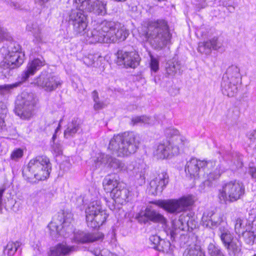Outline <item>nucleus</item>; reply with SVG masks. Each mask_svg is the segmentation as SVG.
Returning a JSON list of instances; mask_svg holds the SVG:
<instances>
[{"label":"nucleus","mask_w":256,"mask_h":256,"mask_svg":"<svg viewBox=\"0 0 256 256\" xmlns=\"http://www.w3.org/2000/svg\"><path fill=\"white\" fill-rule=\"evenodd\" d=\"M140 144V137L133 132L114 135L110 140L108 149L118 157L134 154Z\"/></svg>","instance_id":"1"},{"label":"nucleus","mask_w":256,"mask_h":256,"mask_svg":"<svg viewBox=\"0 0 256 256\" xmlns=\"http://www.w3.org/2000/svg\"><path fill=\"white\" fill-rule=\"evenodd\" d=\"M146 38L155 49H161L164 47L171 38L167 22L162 20L150 22Z\"/></svg>","instance_id":"2"},{"label":"nucleus","mask_w":256,"mask_h":256,"mask_svg":"<svg viewBox=\"0 0 256 256\" xmlns=\"http://www.w3.org/2000/svg\"><path fill=\"white\" fill-rule=\"evenodd\" d=\"M178 134L179 132L176 129L169 128L166 130L165 134L169 140L157 146L154 154L158 158L164 159L180 153L184 144Z\"/></svg>","instance_id":"3"},{"label":"nucleus","mask_w":256,"mask_h":256,"mask_svg":"<svg viewBox=\"0 0 256 256\" xmlns=\"http://www.w3.org/2000/svg\"><path fill=\"white\" fill-rule=\"evenodd\" d=\"M51 170L50 159L46 156H38L29 162L22 174L27 179L34 178L38 180H44L48 178Z\"/></svg>","instance_id":"4"},{"label":"nucleus","mask_w":256,"mask_h":256,"mask_svg":"<svg viewBox=\"0 0 256 256\" xmlns=\"http://www.w3.org/2000/svg\"><path fill=\"white\" fill-rule=\"evenodd\" d=\"M240 68L236 66H229L224 74L221 89L224 94L229 97L234 96L238 91V85L241 83Z\"/></svg>","instance_id":"5"},{"label":"nucleus","mask_w":256,"mask_h":256,"mask_svg":"<svg viewBox=\"0 0 256 256\" xmlns=\"http://www.w3.org/2000/svg\"><path fill=\"white\" fill-rule=\"evenodd\" d=\"M245 188L242 182L233 180L224 184L218 190V198L221 203L234 202L244 194Z\"/></svg>","instance_id":"6"},{"label":"nucleus","mask_w":256,"mask_h":256,"mask_svg":"<svg viewBox=\"0 0 256 256\" xmlns=\"http://www.w3.org/2000/svg\"><path fill=\"white\" fill-rule=\"evenodd\" d=\"M86 222L88 226L96 228L102 225L106 221L108 214L103 210L99 201L91 202L86 211Z\"/></svg>","instance_id":"7"},{"label":"nucleus","mask_w":256,"mask_h":256,"mask_svg":"<svg viewBox=\"0 0 256 256\" xmlns=\"http://www.w3.org/2000/svg\"><path fill=\"white\" fill-rule=\"evenodd\" d=\"M45 65V61L43 58H34L28 62L26 69L21 74V82H16L10 84L0 86V94L5 95L10 92L13 88L19 86L22 82L26 81L30 76L34 75L42 66Z\"/></svg>","instance_id":"8"},{"label":"nucleus","mask_w":256,"mask_h":256,"mask_svg":"<svg viewBox=\"0 0 256 256\" xmlns=\"http://www.w3.org/2000/svg\"><path fill=\"white\" fill-rule=\"evenodd\" d=\"M36 101L32 93L22 92L16 100V113L22 118L28 119L32 116Z\"/></svg>","instance_id":"9"},{"label":"nucleus","mask_w":256,"mask_h":256,"mask_svg":"<svg viewBox=\"0 0 256 256\" xmlns=\"http://www.w3.org/2000/svg\"><path fill=\"white\" fill-rule=\"evenodd\" d=\"M113 22L103 21L96 28L87 31L86 40L90 44L109 43L108 33L112 28Z\"/></svg>","instance_id":"10"},{"label":"nucleus","mask_w":256,"mask_h":256,"mask_svg":"<svg viewBox=\"0 0 256 256\" xmlns=\"http://www.w3.org/2000/svg\"><path fill=\"white\" fill-rule=\"evenodd\" d=\"M193 203L192 196H184L179 200H160L154 202L156 205L171 213L180 212Z\"/></svg>","instance_id":"11"},{"label":"nucleus","mask_w":256,"mask_h":256,"mask_svg":"<svg viewBox=\"0 0 256 256\" xmlns=\"http://www.w3.org/2000/svg\"><path fill=\"white\" fill-rule=\"evenodd\" d=\"M218 236L224 248L230 256H235L241 250V243L236 238H234L230 231L224 226L218 229Z\"/></svg>","instance_id":"12"},{"label":"nucleus","mask_w":256,"mask_h":256,"mask_svg":"<svg viewBox=\"0 0 256 256\" xmlns=\"http://www.w3.org/2000/svg\"><path fill=\"white\" fill-rule=\"evenodd\" d=\"M34 84L46 92L56 90L62 84L60 78L52 73L43 70L34 80Z\"/></svg>","instance_id":"13"},{"label":"nucleus","mask_w":256,"mask_h":256,"mask_svg":"<svg viewBox=\"0 0 256 256\" xmlns=\"http://www.w3.org/2000/svg\"><path fill=\"white\" fill-rule=\"evenodd\" d=\"M68 22L73 26V31L76 36L85 34L88 26L86 16L78 8L72 10L69 14Z\"/></svg>","instance_id":"14"},{"label":"nucleus","mask_w":256,"mask_h":256,"mask_svg":"<svg viewBox=\"0 0 256 256\" xmlns=\"http://www.w3.org/2000/svg\"><path fill=\"white\" fill-rule=\"evenodd\" d=\"M71 213L62 212L58 213L56 218L49 224L50 235L54 238H57L58 236L62 234V230L68 226L72 221Z\"/></svg>","instance_id":"15"},{"label":"nucleus","mask_w":256,"mask_h":256,"mask_svg":"<svg viewBox=\"0 0 256 256\" xmlns=\"http://www.w3.org/2000/svg\"><path fill=\"white\" fill-rule=\"evenodd\" d=\"M140 58L134 52H128L119 50L117 52L116 63L126 68H135L139 65Z\"/></svg>","instance_id":"16"},{"label":"nucleus","mask_w":256,"mask_h":256,"mask_svg":"<svg viewBox=\"0 0 256 256\" xmlns=\"http://www.w3.org/2000/svg\"><path fill=\"white\" fill-rule=\"evenodd\" d=\"M130 195V192L127 188L126 184L122 182L119 184L118 186L115 187V188L113 190L111 194L112 202V206L108 204L111 210L115 209L114 202L121 204L128 202Z\"/></svg>","instance_id":"17"},{"label":"nucleus","mask_w":256,"mask_h":256,"mask_svg":"<svg viewBox=\"0 0 256 256\" xmlns=\"http://www.w3.org/2000/svg\"><path fill=\"white\" fill-rule=\"evenodd\" d=\"M136 218L140 224H146L150 221L166 224V219L160 214L150 208H147L144 211L138 213Z\"/></svg>","instance_id":"18"},{"label":"nucleus","mask_w":256,"mask_h":256,"mask_svg":"<svg viewBox=\"0 0 256 256\" xmlns=\"http://www.w3.org/2000/svg\"><path fill=\"white\" fill-rule=\"evenodd\" d=\"M97 160L102 164H107L113 170L122 172H128V168L124 162L108 154H100Z\"/></svg>","instance_id":"19"},{"label":"nucleus","mask_w":256,"mask_h":256,"mask_svg":"<svg viewBox=\"0 0 256 256\" xmlns=\"http://www.w3.org/2000/svg\"><path fill=\"white\" fill-rule=\"evenodd\" d=\"M168 182V176L166 172L158 174L150 182L149 193L154 196L160 194Z\"/></svg>","instance_id":"20"},{"label":"nucleus","mask_w":256,"mask_h":256,"mask_svg":"<svg viewBox=\"0 0 256 256\" xmlns=\"http://www.w3.org/2000/svg\"><path fill=\"white\" fill-rule=\"evenodd\" d=\"M222 221V214L212 211L204 212L202 218V226L210 228H216Z\"/></svg>","instance_id":"21"},{"label":"nucleus","mask_w":256,"mask_h":256,"mask_svg":"<svg viewBox=\"0 0 256 256\" xmlns=\"http://www.w3.org/2000/svg\"><path fill=\"white\" fill-rule=\"evenodd\" d=\"M129 35L128 31L124 26L120 27L113 22L112 28L108 30V37L109 43L116 42L117 41H124Z\"/></svg>","instance_id":"22"},{"label":"nucleus","mask_w":256,"mask_h":256,"mask_svg":"<svg viewBox=\"0 0 256 256\" xmlns=\"http://www.w3.org/2000/svg\"><path fill=\"white\" fill-rule=\"evenodd\" d=\"M204 162L198 160L196 158H191L187 162L186 166L185 171L191 177L196 178L199 176L200 173L203 171L204 166Z\"/></svg>","instance_id":"23"},{"label":"nucleus","mask_w":256,"mask_h":256,"mask_svg":"<svg viewBox=\"0 0 256 256\" xmlns=\"http://www.w3.org/2000/svg\"><path fill=\"white\" fill-rule=\"evenodd\" d=\"M76 249L74 246H69L64 242L59 243L50 248L48 256H66Z\"/></svg>","instance_id":"24"},{"label":"nucleus","mask_w":256,"mask_h":256,"mask_svg":"<svg viewBox=\"0 0 256 256\" xmlns=\"http://www.w3.org/2000/svg\"><path fill=\"white\" fill-rule=\"evenodd\" d=\"M222 46V44L218 40L217 38H214L212 40L199 43L198 50L201 54H208L211 52L212 48L218 50Z\"/></svg>","instance_id":"25"},{"label":"nucleus","mask_w":256,"mask_h":256,"mask_svg":"<svg viewBox=\"0 0 256 256\" xmlns=\"http://www.w3.org/2000/svg\"><path fill=\"white\" fill-rule=\"evenodd\" d=\"M19 54L8 53L4 58V62L8 68L13 69L19 67L23 64L24 54Z\"/></svg>","instance_id":"26"},{"label":"nucleus","mask_w":256,"mask_h":256,"mask_svg":"<svg viewBox=\"0 0 256 256\" xmlns=\"http://www.w3.org/2000/svg\"><path fill=\"white\" fill-rule=\"evenodd\" d=\"M103 236L100 234H90L80 232L75 234L76 241L80 243L92 242L102 238Z\"/></svg>","instance_id":"27"},{"label":"nucleus","mask_w":256,"mask_h":256,"mask_svg":"<svg viewBox=\"0 0 256 256\" xmlns=\"http://www.w3.org/2000/svg\"><path fill=\"white\" fill-rule=\"evenodd\" d=\"M80 120L77 118H74L70 122L68 123V126L64 131V138L68 139L74 137L75 134L80 130Z\"/></svg>","instance_id":"28"},{"label":"nucleus","mask_w":256,"mask_h":256,"mask_svg":"<svg viewBox=\"0 0 256 256\" xmlns=\"http://www.w3.org/2000/svg\"><path fill=\"white\" fill-rule=\"evenodd\" d=\"M118 178L114 174L108 175L104 178L102 181V186L106 192H110L112 194L115 187L118 186V184L122 182H119Z\"/></svg>","instance_id":"29"},{"label":"nucleus","mask_w":256,"mask_h":256,"mask_svg":"<svg viewBox=\"0 0 256 256\" xmlns=\"http://www.w3.org/2000/svg\"><path fill=\"white\" fill-rule=\"evenodd\" d=\"M28 31L31 32L34 37V41L36 43L42 42L43 36L42 34V28L36 22L28 24L26 26Z\"/></svg>","instance_id":"30"},{"label":"nucleus","mask_w":256,"mask_h":256,"mask_svg":"<svg viewBox=\"0 0 256 256\" xmlns=\"http://www.w3.org/2000/svg\"><path fill=\"white\" fill-rule=\"evenodd\" d=\"M95 0H74L77 8L82 12H92Z\"/></svg>","instance_id":"31"},{"label":"nucleus","mask_w":256,"mask_h":256,"mask_svg":"<svg viewBox=\"0 0 256 256\" xmlns=\"http://www.w3.org/2000/svg\"><path fill=\"white\" fill-rule=\"evenodd\" d=\"M182 65L180 62L176 60L168 62L166 68V74L168 76H174L177 72H180Z\"/></svg>","instance_id":"32"},{"label":"nucleus","mask_w":256,"mask_h":256,"mask_svg":"<svg viewBox=\"0 0 256 256\" xmlns=\"http://www.w3.org/2000/svg\"><path fill=\"white\" fill-rule=\"evenodd\" d=\"M255 223L256 221L252 222L251 230L242 232L245 242L250 245L254 244V240L256 237V228H254V224L256 225Z\"/></svg>","instance_id":"33"},{"label":"nucleus","mask_w":256,"mask_h":256,"mask_svg":"<svg viewBox=\"0 0 256 256\" xmlns=\"http://www.w3.org/2000/svg\"><path fill=\"white\" fill-rule=\"evenodd\" d=\"M106 4L102 2L95 0L92 12L96 15L104 16L106 12Z\"/></svg>","instance_id":"34"},{"label":"nucleus","mask_w":256,"mask_h":256,"mask_svg":"<svg viewBox=\"0 0 256 256\" xmlns=\"http://www.w3.org/2000/svg\"><path fill=\"white\" fill-rule=\"evenodd\" d=\"M20 244L18 242H9L4 249V253L8 256H13L18 248L20 246Z\"/></svg>","instance_id":"35"},{"label":"nucleus","mask_w":256,"mask_h":256,"mask_svg":"<svg viewBox=\"0 0 256 256\" xmlns=\"http://www.w3.org/2000/svg\"><path fill=\"white\" fill-rule=\"evenodd\" d=\"M132 124L133 125L138 124H152V120L146 116H136L132 118Z\"/></svg>","instance_id":"36"},{"label":"nucleus","mask_w":256,"mask_h":256,"mask_svg":"<svg viewBox=\"0 0 256 256\" xmlns=\"http://www.w3.org/2000/svg\"><path fill=\"white\" fill-rule=\"evenodd\" d=\"M184 256H205L200 246L195 245L184 254Z\"/></svg>","instance_id":"37"},{"label":"nucleus","mask_w":256,"mask_h":256,"mask_svg":"<svg viewBox=\"0 0 256 256\" xmlns=\"http://www.w3.org/2000/svg\"><path fill=\"white\" fill-rule=\"evenodd\" d=\"M208 251L210 256H226L220 248L213 243H210L208 244Z\"/></svg>","instance_id":"38"},{"label":"nucleus","mask_w":256,"mask_h":256,"mask_svg":"<svg viewBox=\"0 0 256 256\" xmlns=\"http://www.w3.org/2000/svg\"><path fill=\"white\" fill-rule=\"evenodd\" d=\"M170 247V243L168 240H166L164 239H161L158 246H153L154 249L163 252H168Z\"/></svg>","instance_id":"39"},{"label":"nucleus","mask_w":256,"mask_h":256,"mask_svg":"<svg viewBox=\"0 0 256 256\" xmlns=\"http://www.w3.org/2000/svg\"><path fill=\"white\" fill-rule=\"evenodd\" d=\"M188 218V215L182 214L180 216L178 220H174L172 222V226L175 230L179 229L181 230H184L183 226H182L181 220H184L186 222V220Z\"/></svg>","instance_id":"40"},{"label":"nucleus","mask_w":256,"mask_h":256,"mask_svg":"<svg viewBox=\"0 0 256 256\" xmlns=\"http://www.w3.org/2000/svg\"><path fill=\"white\" fill-rule=\"evenodd\" d=\"M8 53L12 54H18L20 55V54H24L22 52L21 46L16 42H10L8 47Z\"/></svg>","instance_id":"41"},{"label":"nucleus","mask_w":256,"mask_h":256,"mask_svg":"<svg viewBox=\"0 0 256 256\" xmlns=\"http://www.w3.org/2000/svg\"><path fill=\"white\" fill-rule=\"evenodd\" d=\"M220 167H216L213 172L206 171V174L208 175V180L210 181L218 179L222 172L223 170L220 169Z\"/></svg>","instance_id":"42"},{"label":"nucleus","mask_w":256,"mask_h":256,"mask_svg":"<svg viewBox=\"0 0 256 256\" xmlns=\"http://www.w3.org/2000/svg\"><path fill=\"white\" fill-rule=\"evenodd\" d=\"M11 37L6 30L0 26V42L4 40H10Z\"/></svg>","instance_id":"43"},{"label":"nucleus","mask_w":256,"mask_h":256,"mask_svg":"<svg viewBox=\"0 0 256 256\" xmlns=\"http://www.w3.org/2000/svg\"><path fill=\"white\" fill-rule=\"evenodd\" d=\"M23 156V151L20 148L14 150L11 154L10 158L12 160H17Z\"/></svg>","instance_id":"44"},{"label":"nucleus","mask_w":256,"mask_h":256,"mask_svg":"<svg viewBox=\"0 0 256 256\" xmlns=\"http://www.w3.org/2000/svg\"><path fill=\"white\" fill-rule=\"evenodd\" d=\"M204 166L203 168V171L204 173H206V171L208 172V170H212L216 166V162L214 160H209L204 161Z\"/></svg>","instance_id":"45"},{"label":"nucleus","mask_w":256,"mask_h":256,"mask_svg":"<svg viewBox=\"0 0 256 256\" xmlns=\"http://www.w3.org/2000/svg\"><path fill=\"white\" fill-rule=\"evenodd\" d=\"M136 170V169H135ZM146 170L145 168H141L140 170L136 171V176L139 178L141 182V183H144L145 181V174H146Z\"/></svg>","instance_id":"46"},{"label":"nucleus","mask_w":256,"mask_h":256,"mask_svg":"<svg viewBox=\"0 0 256 256\" xmlns=\"http://www.w3.org/2000/svg\"><path fill=\"white\" fill-rule=\"evenodd\" d=\"M242 224V220L241 218H238L236 220L234 224V230L236 234H240V233H242V232H243V231L241 230Z\"/></svg>","instance_id":"47"},{"label":"nucleus","mask_w":256,"mask_h":256,"mask_svg":"<svg viewBox=\"0 0 256 256\" xmlns=\"http://www.w3.org/2000/svg\"><path fill=\"white\" fill-rule=\"evenodd\" d=\"M150 66L152 70L156 72L159 69L158 61L155 58H151Z\"/></svg>","instance_id":"48"},{"label":"nucleus","mask_w":256,"mask_h":256,"mask_svg":"<svg viewBox=\"0 0 256 256\" xmlns=\"http://www.w3.org/2000/svg\"><path fill=\"white\" fill-rule=\"evenodd\" d=\"M52 148L56 156L60 155L62 154V146L60 144L54 143V144L52 146Z\"/></svg>","instance_id":"49"},{"label":"nucleus","mask_w":256,"mask_h":256,"mask_svg":"<svg viewBox=\"0 0 256 256\" xmlns=\"http://www.w3.org/2000/svg\"><path fill=\"white\" fill-rule=\"evenodd\" d=\"M186 220V222H184V220H181L182 226H183L184 228V230L186 228H190L191 229H193V225H190V223L192 222V219L188 215V218Z\"/></svg>","instance_id":"50"},{"label":"nucleus","mask_w":256,"mask_h":256,"mask_svg":"<svg viewBox=\"0 0 256 256\" xmlns=\"http://www.w3.org/2000/svg\"><path fill=\"white\" fill-rule=\"evenodd\" d=\"M160 240V237L156 235L152 236L150 238V241L154 244V246H158Z\"/></svg>","instance_id":"51"},{"label":"nucleus","mask_w":256,"mask_h":256,"mask_svg":"<svg viewBox=\"0 0 256 256\" xmlns=\"http://www.w3.org/2000/svg\"><path fill=\"white\" fill-rule=\"evenodd\" d=\"M8 4L10 6L15 10H21L22 6L16 2H8Z\"/></svg>","instance_id":"52"},{"label":"nucleus","mask_w":256,"mask_h":256,"mask_svg":"<svg viewBox=\"0 0 256 256\" xmlns=\"http://www.w3.org/2000/svg\"><path fill=\"white\" fill-rule=\"evenodd\" d=\"M246 136L250 140H254L256 139V130H253L249 132L247 134Z\"/></svg>","instance_id":"53"},{"label":"nucleus","mask_w":256,"mask_h":256,"mask_svg":"<svg viewBox=\"0 0 256 256\" xmlns=\"http://www.w3.org/2000/svg\"><path fill=\"white\" fill-rule=\"evenodd\" d=\"M95 104L94 106V108L95 110H98L104 108V104L103 102L100 101L99 100L94 101Z\"/></svg>","instance_id":"54"},{"label":"nucleus","mask_w":256,"mask_h":256,"mask_svg":"<svg viewBox=\"0 0 256 256\" xmlns=\"http://www.w3.org/2000/svg\"><path fill=\"white\" fill-rule=\"evenodd\" d=\"M249 172L252 177L256 180V168L250 166Z\"/></svg>","instance_id":"55"},{"label":"nucleus","mask_w":256,"mask_h":256,"mask_svg":"<svg viewBox=\"0 0 256 256\" xmlns=\"http://www.w3.org/2000/svg\"><path fill=\"white\" fill-rule=\"evenodd\" d=\"M104 250H94L92 252L96 256H104V254L103 253V252Z\"/></svg>","instance_id":"56"},{"label":"nucleus","mask_w":256,"mask_h":256,"mask_svg":"<svg viewBox=\"0 0 256 256\" xmlns=\"http://www.w3.org/2000/svg\"><path fill=\"white\" fill-rule=\"evenodd\" d=\"M92 96L94 102L99 100L98 92H97L96 90H95L92 92Z\"/></svg>","instance_id":"57"},{"label":"nucleus","mask_w":256,"mask_h":256,"mask_svg":"<svg viewBox=\"0 0 256 256\" xmlns=\"http://www.w3.org/2000/svg\"><path fill=\"white\" fill-rule=\"evenodd\" d=\"M62 121V120H60V124H58V126L57 127V128L55 130V133L53 135L52 137V140H53V142H54V140H55V139L56 138V133L58 132V130H59L60 128V122Z\"/></svg>","instance_id":"58"},{"label":"nucleus","mask_w":256,"mask_h":256,"mask_svg":"<svg viewBox=\"0 0 256 256\" xmlns=\"http://www.w3.org/2000/svg\"><path fill=\"white\" fill-rule=\"evenodd\" d=\"M103 253L104 254V256H118V255L114 254L110 252H108L107 250H105L103 252Z\"/></svg>","instance_id":"59"},{"label":"nucleus","mask_w":256,"mask_h":256,"mask_svg":"<svg viewBox=\"0 0 256 256\" xmlns=\"http://www.w3.org/2000/svg\"><path fill=\"white\" fill-rule=\"evenodd\" d=\"M48 1V0H35L36 2L40 6H42Z\"/></svg>","instance_id":"60"},{"label":"nucleus","mask_w":256,"mask_h":256,"mask_svg":"<svg viewBox=\"0 0 256 256\" xmlns=\"http://www.w3.org/2000/svg\"><path fill=\"white\" fill-rule=\"evenodd\" d=\"M4 191V188H0V208H1L2 206V196L3 195V193Z\"/></svg>","instance_id":"61"},{"label":"nucleus","mask_w":256,"mask_h":256,"mask_svg":"<svg viewBox=\"0 0 256 256\" xmlns=\"http://www.w3.org/2000/svg\"><path fill=\"white\" fill-rule=\"evenodd\" d=\"M224 4L226 6H227L228 7V10L232 12H233L234 10V8L232 6H230V5H228V6H227V4H224Z\"/></svg>","instance_id":"62"},{"label":"nucleus","mask_w":256,"mask_h":256,"mask_svg":"<svg viewBox=\"0 0 256 256\" xmlns=\"http://www.w3.org/2000/svg\"><path fill=\"white\" fill-rule=\"evenodd\" d=\"M4 121L3 120V115L0 116V126H2Z\"/></svg>","instance_id":"63"},{"label":"nucleus","mask_w":256,"mask_h":256,"mask_svg":"<svg viewBox=\"0 0 256 256\" xmlns=\"http://www.w3.org/2000/svg\"><path fill=\"white\" fill-rule=\"evenodd\" d=\"M170 238H172L174 237V235L175 234V233L173 230H170Z\"/></svg>","instance_id":"64"}]
</instances>
